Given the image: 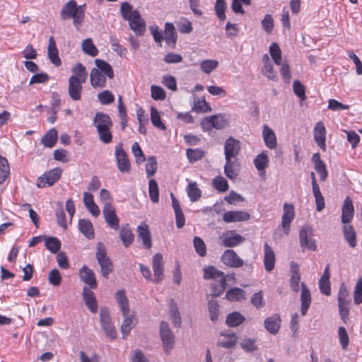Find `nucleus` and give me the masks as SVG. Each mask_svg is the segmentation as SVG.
Masks as SVG:
<instances>
[{
    "label": "nucleus",
    "instance_id": "f257e3e1",
    "mask_svg": "<svg viewBox=\"0 0 362 362\" xmlns=\"http://www.w3.org/2000/svg\"><path fill=\"white\" fill-rule=\"evenodd\" d=\"M71 72L73 74L68 80V93L71 100L78 101L81 99L83 84L87 80L88 72L81 63H77Z\"/></svg>",
    "mask_w": 362,
    "mask_h": 362
},
{
    "label": "nucleus",
    "instance_id": "f03ea898",
    "mask_svg": "<svg viewBox=\"0 0 362 362\" xmlns=\"http://www.w3.org/2000/svg\"><path fill=\"white\" fill-rule=\"evenodd\" d=\"M100 140L104 144H109L112 141L110 131L113 124L111 118L103 112H97L93 119Z\"/></svg>",
    "mask_w": 362,
    "mask_h": 362
},
{
    "label": "nucleus",
    "instance_id": "7ed1b4c3",
    "mask_svg": "<svg viewBox=\"0 0 362 362\" xmlns=\"http://www.w3.org/2000/svg\"><path fill=\"white\" fill-rule=\"evenodd\" d=\"M61 18L63 20L73 18L74 25L78 28L84 19V9L83 6H78L74 0L69 1L62 8Z\"/></svg>",
    "mask_w": 362,
    "mask_h": 362
},
{
    "label": "nucleus",
    "instance_id": "20e7f679",
    "mask_svg": "<svg viewBox=\"0 0 362 362\" xmlns=\"http://www.w3.org/2000/svg\"><path fill=\"white\" fill-rule=\"evenodd\" d=\"M96 259L100 266L102 275L105 278H107L110 273L112 271V264L107 256L104 244L101 242L98 243L97 245Z\"/></svg>",
    "mask_w": 362,
    "mask_h": 362
},
{
    "label": "nucleus",
    "instance_id": "39448f33",
    "mask_svg": "<svg viewBox=\"0 0 362 362\" xmlns=\"http://www.w3.org/2000/svg\"><path fill=\"white\" fill-rule=\"evenodd\" d=\"M160 337L165 353L169 354L175 346V335L170 329L168 323L165 321H162L160 324Z\"/></svg>",
    "mask_w": 362,
    "mask_h": 362
},
{
    "label": "nucleus",
    "instance_id": "423d86ee",
    "mask_svg": "<svg viewBox=\"0 0 362 362\" xmlns=\"http://www.w3.org/2000/svg\"><path fill=\"white\" fill-rule=\"evenodd\" d=\"M350 303L351 298L349 296V291L346 288V285L344 283H342L340 285L338 293V306L339 315L344 322H345L346 319L348 318L349 312V305L350 304Z\"/></svg>",
    "mask_w": 362,
    "mask_h": 362
},
{
    "label": "nucleus",
    "instance_id": "0eeeda50",
    "mask_svg": "<svg viewBox=\"0 0 362 362\" xmlns=\"http://www.w3.org/2000/svg\"><path fill=\"white\" fill-rule=\"evenodd\" d=\"M62 170L60 168H55L49 171L45 172L42 175L38 177L37 186L39 188L52 186L57 182L61 175Z\"/></svg>",
    "mask_w": 362,
    "mask_h": 362
},
{
    "label": "nucleus",
    "instance_id": "6e6552de",
    "mask_svg": "<svg viewBox=\"0 0 362 362\" xmlns=\"http://www.w3.org/2000/svg\"><path fill=\"white\" fill-rule=\"evenodd\" d=\"M100 322L107 337L112 339H115L117 337V331L111 322L108 310L106 308H100Z\"/></svg>",
    "mask_w": 362,
    "mask_h": 362
},
{
    "label": "nucleus",
    "instance_id": "1a4fd4ad",
    "mask_svg": "<svg viewBox=\"0 0 362 362\" xmlns=\"http://www.w3.org/2000/svg\"><path fill=\"white\" fill-rule=\"evenodd\" d=\"M115 158L118 170L121 173H129L131 169L130 162L127 153L124 151L122 144L115 147Z\"/></svg>",
    "mask_w": 362,
    "mask_h": 362
},
{
    "label": "nucleus",
    "instance_id": "9d476101",
    "mask_svg": "<svg viewBox=\"0 0 362 362\" xmlns=\"http://www.w3.org/2000/svg\"><path fill=\"white\" fill-rule=\"evenodd\" d=\"M313 230L308 226L303 227L299 233V241L302 247L308 248L312 251L317 250V245L315 240L311 238Z\"/></svg>",
    "mask_w": 362,
    "mask_h": 362
},
{
    "label": "nucleus",
    "instance_id": "9b49d317",
    "mask_svg": "<svg viewBox=\"0 0 362 362\" xmlns=\"http://www.w3.org/2000/svg\"><path fill=\"white\" fill-rule=\"evenodd\" d=\"M221 260L223 264L231 268H240L244 264L243 260L233 250H226L221 255Z\"/></svg>",
    "mask_w": 362,
    "mask_h": 362
},
{
    "label": "nucleus",
    "instance_id": "f8f14e48",
    "mask_svg": "<svg viewBox=\"0 0 362 362\" xmlns=\"http://www.w3.org/2000/svg\"><path fill=\"white\" fill-rule=\"evenodd\" d=\"M103 213L107 225L115 230H118L119 220L116 215L115 208L110 202L105 203Z\"/></svg>",
    "mask_w": 362,
    "mask_h": 362
},
{
    "label": "nucleus",
    "instance_id": "ddd939ff",
    "mask_svg": "<svg viewBox=\"0 0 362 362\" xmlns=\"http://www.w3.org/2000/svg\"><path fill=\"white\" fill-rule=\"evenodd\" d=\"M221 240V245L228 247H233L237 246L245 240V238L242 235L236 233L235 230H228L220 236Z\"/></svg>",
    "mask_w": 362,
    "mask_h": 362
},
{
    "label": "nucleus",
    "instance_id": "4468645a",
    "mask_svg": "<svg viewBox=\"0 0 362 362\" xmlns=\"http://www.w3.org/2000/svg\"><path fill=\"white\" fill-rule=\"evenodd\" d=\"M240 151V142L232 136L228 138L224 144L225 158H236Z\"/></svg>",
    "mask_w": 362,
    "mask_h": 362
},
{
    "label": "nucleus",
    "instance_id": "2eb2a0df",
    "mask_svg": "<svg viewBox=\"0 0 362 362\" xmlns=\"http://www.w3.org/2000/svg\"><path fill=\"white\" fill-rule=\"evenodd\" d=\"M224 173L230 180L235 179L240 174L241 164L237 158H225Z\"/></svg>",
    "mask_w": 362,
    "mask_h": 362
},
{
    "label": "nucleus",
    "instance_id": "dca6fc26",
    "mask_svg": "<svg viewBox=\"0 0 362 362\" xmlns=\"http://www.w3.org/2000/svg\"><path fill=\"white\" fill-rule=\"evenodd\" d=\"M152 264L154 274V279L153 281L154 283L159 284L164 278V262L161 254L156 253L153 256Z\"/></svg>",
    "mask_w": 362,
    "mask_h": 362
},
{
    "label": "nucleus",
    "instance_id": "f3484780",
    "mask_svg": "<svg viewBox=\"0 0 362 362\" xmlns=\"http://www.w3.org/2000/svg\"><path fill=\"white\" fill-rule=\"evenodd\" d=\"M295 217L294 206L292 204H284V214L281 218V226L285 234L288 235L290 230L291 223Z\"/></svg>",
    "mask_w": 362,
    "mask_h": 362
},
{
    "label": "nucleus",
    "instance_id": "a211bd4d",
    "mask_svg": "<svg viewBox=\"0 0 362 362\" xmlns=\"http://www.w3.org/2000/svg\"><path fill=\"white\" fill-rule=\"evenodd\" d=\"M122 315L124 320L121 326V332L122 338L126 339L129 336L131 330L135 327L137 322L135 315L130 313V310H128L127 313H122Z\"/></svg>",
    "mask_w": 362,
    "mask_h": 362
},
{
    "label": "nucleus",
    "instance_id": "6ab92c4d",
    "mask_svg": "<svg viewBox=\"0 0 362 362\" xmlns=\"http://www.w3.org/2000/svg\"><path fill=\"white\" fill-rule=\"evenodd\" d=\"M314 139L317 145L323 151H326V129L322 122L315 124L313 129Z\"/></svg>",
    "mask_w": 362,
    "mask_h": 362
},
{
    "label": "nucleus",
    "instance_id": "aec40b11",
    "mask_svg": "<svg viewBox=\"0 0 362 362\" xmlns=\"http://www.w3.org/2000/svg\"><path fill=\"white\" fill-rule=\"evenodd\" d=\"M202 125L204 129H210L213 127L220 129L226 125V120L223 116L216 115L205 118L202 122Z\"/></svg>",
    "mask_w": 362,
    "mask_h": 362
},
{
    "label": "nucleus",
    "instance_id": "412c9836",
    "mask_svg": "<svg viewBox=\"0 0 362 362\" xmlns=\"http://www.w3.org/2000/svg\"><path fill=\"white\" fill-rule=\"evenodd\" d=\"M354 214V207L352 199L349 196H346L341 209V222L349 223L351 221Z\"/></svg>",
    "mask_w": 362,
    "mask_h": 362
},
{
    "label": "nucleus",
    "instance_id": "4be33fe9",
    "mask_svg": "<svg viewBox=\"0 0 362 362\" xmlns=\"http://www.w3.org/2000/svg\"><path fill=\"white\" fill-rule=\"evenodd\" d=\"M250 218V214L243 211H230L223 215V220L226 223L245 221Z\"/></svg>",
    "mask_w": 362,
    "mask_h": 362
},
{
    "label": "nucleus",
    "instance_id": "5701e85b",
    "mask_svg": "<svg viewBox=\"0 0 362 362\" xmlns=\"http://www.w3.org/2000/svg\"><path fill=\"white\" fill-rule=\"evenodd\" d=\"M79 276L81 280L90 286L89 288L95 289L97 288L98 284L95 274L93 270L86 266H83L80 269Z\"/></svg>",
    "mask_w": 362,
    "mask_h": 362
},
{
    "label": "nucleus",
    "instance_id": "b1692460",
    "mask_svg": "<svg viewBox=\"0 0 362 362\" xmlns=\"http://www.w3.org/2000/svg\"><path fill=\"white\" fill-rule=\"evenodd\" d=\"M276 257L272 247L265 243L264 245V265L267 272H272L275 267Z\"/></svg>",
    "mask_w": 362,
    "mask_h": 362
},
{
    "label": "nucleus",
    "instance_id": "393cba45",
    "mask_svg": "<svg viewBox=\"0 0 362 362\" xmlns=\"http://www.w3.org/2000/svg\"><path fill=\"white\" fill-rule=\"evenodd\" d=\"M83 298L88 308L93 313L98 312V303L93 292L90 288L84 286L83 289Z\"/></svg>",
    "mask_w": 362,
    "mask_h": 362
},
{
    "label": "nucleus",
    "instance_id": "a878e982",
    "mask_svg": "<svg viewBox=\"0 0 362 362\" xmlns=\"http://www.w3.org/2000/svg\"><path fill=\"white\" fill-rule=\"evenodd\" d=\"M281 321V317L277 314L268 317L264 322V328L270 334H276L279 331Z\"/></svg>",
    "mask_w": 362,
    "mask_h": 362
},
{
    "label": "nucleus",
    "instance_id": "bb28decb",
    "mask_svg": "<svg viewBox=\"0 0 362 362\" xmlns=\"http://www.w3.org/2000/svg\"><path fill=\"white\" fill-rule=\"evenodd\" d=\"M47 49V55L50 62L56 66H60L62 62L59 57V51L56 46V42L53 37L49 38Z\"/></svg>",
    "mask_w": 362,
    "mask_h": 362
},
{
    "label": "nucleus",
    "instance_id": "cd10ccee",
    "mask_svg": "<svg viewBox=\"0 0 362 362\" xmlns=\"http://www.w3.org/2000/svg\"><path fill=\"white\" fill-rule=\"evenodd\" d=\"M263 139L267 147L274 149L277 146V140L274 132L267 124L263 126Z\"/></svg>",
    "mask_w": 362,
    "mask_h": 362
},
{
    "label": "nucleus",
    "instance_id": "c85d7f7f",
    "mask_svg": "<svg viewBox=\"0 0 362 362\" xmlns=\"http://www.w3.org/2000/svg\"><path fill=\"white\" fill-rule=\"evenodd\" d=\"M90 85L94 88H102L106 86V77L96 68L92 69L90 74Z\"/></svg>",
    "mask_w": 362,
    "mask_h": 362
},
{
    "label": "nucleus",
    "instance_id": "c756f323",
    "mask_svg": "<svg viewBox=\"0 0 362 362\" xmlns=\"http://www.w3.org/2000/svg\"><path fill=\"white\" fill-rule=\"evenodd\" d=\"M300 301L301 314L305 315L311 303V296L309 289L303 282L301 283Z\"/></svg>",
    "mask_w": 362,
    "mask_h": 362
},
{
    "label": "nucleus",
    "instance_id": "7c9ffc66",
    "mask_svg": "<svg viewBox=\"0 0 362 362\" xmlns=\"http://www.w3.org/2000/svg\"><path fill=\"white\" fill-rule=\"evenodd\" d=\"M137 231L138 236L142 240L144 245L146 248H151L152 246V243L148 226L145 223H142L140 226H138Z\"/></svg>",
    "mask_w": 362,
    "mask_h": 362
},
{
    "label": "nucleus",
    "instance_id": "2f4dec72",
    "mask_svg": "<svg viewBox=\"0 0 362 362\" xmlns=\"http://www.w3.org/2000/svg\"><path fill=\"white\" fill-rule=\"evenodd\" d=\"M129 21L130 28L136 35H143L146 30V22L139 13V18H132Z\"/></svg>",
    "mask_w": 362,
    "mask_h": 362
},
{
    "label": "nucleus",
    "instance_id": "473e14b6",
    "mask_svg": "<svg viewBox=\"0 0 362 362\" xmlns=\"http://www.w3.org/2000/svg\"><path fill=\"white\" fill-rule=\"evenodd\" d=\"M291 279L290 285L293 291L297 292L299 290V281L300 280V274L299 272L298 265L294 262L291 263Z\"/></svg>",
    "mask_w": 362,
    "mask_h": 362
},
{
    "label": "nucleus",
    "instance_id": "72a5a7b5",
    "mask_svg": "<svg viewBox=\"0 0 362 362\" xmlns=\"http://www.w3.org/2000/svg\"><path fill=\"white\" fill-rule=\"evenodd\" d=\"M119 238L124 247H128L134 241V234L132 233L129 224L123 225L119 231Z\"/></svg>",
    "mask_w": 362,
    "mask_h": 362
},
{
    "label": "nucleus",
    "instance_id": "f704fd0d",
    "mask_svg": "<svg viewBox=\"0 0 362 362\" xmlns=\"http://www.w3.org/2000/svg\"><path fill=\"white\" fill-rule=\"evenodd\" d=\"M78 227L81 233L88 239L94 238V230L92 223L89 220L81 219L78 221Z\"/></svg>",
    "mask_w": 362,
    "mask_h": 362
},
{
    "label": "nucleus",
    "instance_id": "c9c22d12",
    "mask_svg": "<svg viewBox=\"0 0 362 362\" xmlns=\"http://www.w3.org/2000/svg\"><path fill=\"white\" fill-rule=\"evenodd\" d=\"M177 32L172 23L165 24V40L168 45L174 46L177 41Z\"/></svg>",
    "mask_w": 362,
    "mask_h": 362
},
{
    "label": "nucleus",
    "instance_id": "e433bc0d",
    "mask_svg": "<svg viewBox=\"0 0 362 362\" xmlns=\"http://www.w3.org/2000/svg\"><path fill=\"white\" fill-rule=\"evenodd\" d=\"M120 11L124 20L129 21L132 18H139V11L134 10L132 6L128 2L121 4Z\"/></svg>",
    "mask_w": 362,
    "mask_h": 362
},
{
    "label": "nucleus",
    "instance_id": "4c0bfd02",
    "mask_svg": "<svg viewBox=\"0 0 362 362\" xmlns=\"http://www.w3.org/2000/svg\"><path fill=\"white\" fill-rule=\"evenodd\" d=\"M95 64L97 66V69H99L100 73H103V74L106 77H108L109 78H114V71L110 64H108L107 62L96 59L95 60Z\"/></svg>",
    "mask_w": 362,
    "mask_h": 362
},
{
    "label": "nucleus",
    "instance_id": "58836bf2",
    "mask_svg": "<svg viewBox=\"0 0 362 362\" xmlns=\"http://www.w3.org/2000/svg\"><path fill=\"white\" fill-rule=\"evenodd\" d=\"M343 234L349 245L354 248L356 245V234L354 227L351 225L344 226L343 227Z\"/></svg>",
    "mask_w": 362,
    "mask_h": 362
},
{
    "label": "nucleus",
    "instance_id": "ea45409f",
    "mask_svg": "<svg viewBox=\"0 0 362 362\" xmlns=\"http://www.w3.org/2000/svg\"><path fill=\"white\" fill-rule=\"evenodd\" d=\"M245 320L240 313L235 311L227 315L226 322L229 327H235L243 323Z\"/></svg>",
    "mask_w": 362,
    "mask_h": 362
},
{
    "label": "nucleus",
    "instance_id": "a19ab883",
    "mask_svg": "<svg viewBox=\"0 0 362 362\" xmlns=\"http://www.w3.org/2000/svg\"><path fill=\"white\" fill-rule=\"evenodd\" d=\"M228 276H226L224 274L222 276H220L216 281L218 282L217 284L211 285V289L213 291V296H220L225 290L227 286V277Z\"/></svg>",
    "mask_w": 362,
    "mask_h": 362
},
{
    "label": "nucleus",
    "instance_id": "79ce46f5",
    "mask_svg": "<svg viewBox=\"0 0 362 362\" xmlns=\"http://www.w3.org/2000/svg\"><path fill=\"white\" fill-rule=\"evenodd\" d=\"M42 143L48 148L53 147L57 141V131L54 128L50 129L42 138Z\"/></svg>",
    "mask_w": 362,
    "mask_h": 362
},
{
    "label": "nucleus",
    "instance_id": "37998d69",
    "mask_svg": "<svg viewBox=\"0 0 362 362\" xmlns=\"http://www.w3.org/2000/svg\"><path fill=\"white\" fill-rule=\"evenodd\" d=\"M204 275L203 278L204 279H214L216 280L220 276L223 275V272L222 271L218 270L214 266H207L203 269Z\"/></svg>",
    "mask_w": 362,
    "mask_h": 362
},
{
    "label": "nucleus",
    "instance_id": "c03bdc74",
    "mask_svg": "<svg viewBox=\"0 0 362 362\" xmlns=\"http://www.w3.org/2000/svg\"><path fill=\"white\" fill-rule=\"evenodd\" d=\"M115 298L122 313L129 310L128 299L125 295L124 290H119L116 292Z\"/></svg>",
    "mask_w": 362,
    "mask_h": 362
},
{
    "label": "nucleus",
    "instance_id": "a18cd8bd",
    "mask_svg": "<svg viewBox=\"0 0 362 362\" xmlns=\"http://www.w3.org/2000/svg\"><path fill=\"white\" fill-rule=\"evenodd\" d=\"M254 165L259 170H264L269 165L268 156L266 151H263L256 156L254 159Z\"/></svg>",
    "mask_w": 362,
    "mask_h": 362
},
{
    "label": "nucleus",
    "instance_id": "49530a36",
    "mask_svg": "<svg viewBox=\"0 0 362 362\" xmlns=\"http://www.w3.org/2000/svg\"><path fill=\"white\" fill-rule=\"evenodd\" d=\"M226 298L230 301H238L245 298V291L240 288L235 287L226 292Z\"/></svg>",
    "mask_w": 362,
    "mask_h": 362
},
{
    "label": "nucleus",
    "instance_id": "de8ad7c7",
    "mask_svg": "<svg viewBox=\"0 0 362 362\" xmlns=\"http://www.w3.org/2000/svg\"><path fill=\"white\" fill-rule=\"evenodd\" d=\"M81 48L84 53L91 57H95L98 54V49L90 38H87L83 41Z\"/></svg>",
    "mask_w": 362,
    "mask_h": 362
},
{
    "label": "nucleus",
    "instance_id": "09e8293b",
    "mask_svg": "<svg viewBox=\"0 0 362 362\" xmlns=\"http://www.w3.org/2000/svg\"><path fill=\"white\" fill-rule=\"evenodd\" d=\"M148 192L151 202L158 203L159 201V188L158 182L154 179H150L149 180Z\"/></svg>",
    "mask_w": 362,
    "mask_h": 362
},
{
    "label": "nucleus",
    "instance_id": "8fccbe9b",
    "mask_svg": "<svg viewBox=\"0 0 362 362\" xmlns=\"http://www.w3.org/2000/svg\"><path fill=\"white\" fill-rule=\"evenodd\" d=\"M45 245L47 249L52 253H57L61 247V243L59 240L55 237L47 238L45 236Z\"/></svg>",
    "mask_w": 362,
    "mask_h": 362
},
{
    "label": "nucleus",
    "instance_id": "3c124183",
    "mask_svg": "<svg viewBox=\"0 0 362 362\" xmlns=\"http://www.w3.org/2000/svg\"><path fill=\"white\" fill-rule=\"evenodd\" d=\"M187 192L191 202H192L197 201L202 195V192L197 187L196 182L189 183L187 186Z\"/></svg>",
    "mask_w": 362,
    "mask_h": 362
},
{
    "label": "nucleus",
    "instance_id": "603ef678",
    "mask_svg": "<svg viewBox=\"0 0 362 362\" xmlns=\"http://www.w3.org/2000/svg\"><path fill=\"white\" fill-rule=\"evenodd\" d=\"M151 120L152 124L161 130H165L166 127L162 122L160 114L157 109L154 107H151Z\"/></svg>",
    "mask_w": 362,
    "mask_h": 362
},
{
    "label": "nucleus",
    "instance_id": "864d4df0",
    "mask_svg": "<svg viewBox=\"0 0 362 362\" xmlns=\"http://www.w3.org/2000/svg\"><path fill=\"white\" fill-rule=\"evenodd\" d=\"M218 65V62L215 59H205L200 64L201 70L206 74H211Z\"/></svg>",
    "mask_w": 362,
    "mask_h": 362
},
{
    "label": "nucleus",
    "instance_id": "5fc2aeb1",
    "mask_svg": "<svg viewBox=\"0 0 362 362\" xmlns=\"http://www.w3.org/2000/svg\"><path fill=\"white\" fill-rule=\"evenodd\" d=\"M269 53L274 63L276 65H280L281 62V50L276 42H273L270 45Z\"/></svg>",
    "mask_w": 362,
    "mask_h": 362
},
{
    "label": "nucleus",
    "instance_id": "6e6d98bb",
    "mask_svg": "<svg viewBox=\"0 0 362 362\" xmlns=\"http://www.w3.org/2000/svg\"><path fill=\"white\" fill-rule=\"evenodd\" d=\"M170 319L175 327H179L182 323L181 316L180 315L178 308H177L175 303L170 304Z\"/></svg>",
    "mask_w": 362,
    "mask_h": 362
},
{
    "label": "nucleus",
    "instance_id": "4d7b16f0",
    "mask_svg": "<svg viewBox=\"0 0 362 362\" xmlns=\"http://www.w3.org/2000/svg\"><path fill=\"white\" fill-rule=\"evenodd\" d=\"M226 6V3L224 0H216L214 9L218 18L221 21H223L226 18L225 14Z\"/></svg>",
    "mask_w": 362,
    "mask_h": 362
},
{
    "label": "nucleus",
    "instance_id": "13d9d810",
    "mask_svg": "<svg viewBox=\"0 0 362 362\" xmlns=\"http://www.w3.org/2000/svg\"><path fill=\"white\" fill-rule=\"evenodd\" d=\"M9 175V167L7 160L0 156V185L3 184Z\"/></svg>",
    "mask_w": 362,
    "mask_h": 362
},
{
    "label": "nucleus",
    "instance_id": "bf43d9fd",
    "mask_svg": "<svg viewBox=\"0 0 362 362\" xmlns=\"http://www.w3.org/2000/svg\"><path fill=\"white\" fill-rule=\"evenodd\" d=\"M222 335L225 336V334H222ZM226 339L219 341L218 342V346L229 349L235 345L237 342V336L234 334H226Z\"/></svg>",
    "mask_w": 362,
    "mask_h": 362
},
{
    "label": "nucleus",
    "instance_id": "052dcab7",
    "mask_svg": "<svg viewBox=\"0 0 362 362\" xmlns=\"http://www.w3.org/2000/svg\"><path fill=\"white\" fill-rule=\"evenodd\" d=\"M214 187L219 192H224L228 189V183L226 178L217 176L213 180Z\"/></svg>",
    "mask_w": 362,
    "mask_h": 362
},
{
    "label": "nucleus",
    "instance_id": "680f3d73",
    "mask_svg": "<svg viewBox=\"0 0 362 362\" xmlns=\"http://www.w3.org/2000/svg\"><path fill=\"white\" fill-rule=\"evenodd\" d=\"M158 164L154 156H150L147 159L146 164V171L148 177H152L156 172Z\"/></svg>",
    "mask_w": 362,
    "mask_h": 362
},
{
    "label": "nucleus",
    "instance_id": "e2e57ef3",
    "mask_svg": "<svg viewBox=\"0 0 362 362\" xmlns=\"http://www.w3.org/2000/svg\"><path fill=\"white\" fill-rule=\"evenodd\" d=\"M204 156V151L199 148H188L187 150V156L189 160L192 163L202 159Z\"/></svg>",
    "mask_w": 362,
    "mask_h": 362
},
{
    "label": "nucleus",
    "instance_id": "0e129e2a",
    "mask_svg": "<svg viewBox=\"0 0 362 362\" xmlns=\"http://www.w3.org/2000/svg\"><path fill=\"white\" fill-rule=\"evenodd\" d=\"M208 309L210 315V320L212 322L218 320V304L215 300H210L208 303Z\"/></svg>",
    "mask_w": 362,
    "mask_h": 362
},
{
    "label": "nucleus",
    "instance_id": "69168bd1",
    "mask_svg": "<svg viewBox=\"0 0 362 362\" xmlns=\"http://www.w3.org/2000/svg\"><path fill=\"white\" fill-rule=\"evenodd\" d=\"M293 90L300 100L303 101L306 100L305 87L298 80L293 81Z\"/></svg>",
    "mask_w": 362,
    "mask_h": 362
},
{
    "label": "nucleus",
    "instance_id": "338daca9",
    "mask_svg": "<svg viewBox=\"0 0 362 362\" xmlns=\"http://www.w3.org/2000/svg\"><path fill=\"white\" fill-rule=\"evenodd\" d=\"M98 98L103 105H108L114 102L115 96L108 90H103L98 94Z\"/></svg>",
    "mask_w": 362,
    "mask_h": 362
},
{
    "label": "nucleus",
    "instance_id": "774afa93",
    "mask_svg": "<svg viewBox=\"0 0 362 362\" xmlns=\"http://www.w3.org/2000/svg\"><path fill=\"white\" fill-rule=\"evenodd\" d=\"M193 242L195 250L198 255L201 257L206 256V247L204 240L199 237H194Z\"/></svg>",
    "mask_w": 362,
    "mask_h": 362
}]
</instances>
